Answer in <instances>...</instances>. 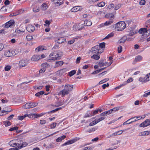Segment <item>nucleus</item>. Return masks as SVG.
Returning a JSON list of instances; mask_svg holds the SVG:
<instances>
[{
	"instance_id": "9",
	"label": "nucleus",
	"mask_w": 150,
	"mask_h": 150,
	"mask_svg": "<svg viewBox=\"0 0 150 150\" xmlns=\"http://www.w3.org/2000/svg\"><path fill=\"white\" fill-rule=\"evenodd\" d=\"M99 50V47L96 45L92 48L91 52L92 53L97 54L100 53Z\"/></svg>"
},
{
	"instance_id": "62",
	"label": "nucleus",
	"mask_w": 150,
	"mask_h": 150,
	"mask_svg": "<svg viewBox=\"0 0 150 150\" xmlns=\"http://www.w3.org/2000/svg\"><path fill=\"white\" fill-rule=\"evenodd\" d=\"M146 79L147 81H149L150 80V73L149 74H147L146 76Z\"/></svg>"
},
{
	"instance_id": "61",
	"label": "nucleus",
	"mask_w": 150,
	"mask_h": 150,
	"mask_svg": "<svg viewBox=\"0 0 150 150\" xmlns=\"http://www.w3.org/2000/svg\"><path fill=\"white\" fill-rule=\"evenodd\" d=\"M106 115L112 113L110 110L105 112Z\"/></svg>"
},
{
	"instance_id": "16",
	"label": "nucleus",
	"mask_w": 150,
	"mask_h": 150,
	"mask_svg": "<svg viewBox=\"0 0 150 150\" xmlns=\"http://www.w3.org/2000/svg\"><path fill=\"white\" fill-rule=\"evenodd\" d=\"M149 134V131H145L139 132V133L138 135L140 136L148 135Z\"/></svg>"
},
{
	"instance_id": "29",
	"label": "nucleus",
	"mask_w": 150,
	"mask_h": 150,
	"mask_svg": "<svg viewBox=\"0 0 150 150\" xmlns=\"http://www.w3.org/2000/svg\"><path fill=\"white\" fill-rule=\"evenodd\" d=\"M122 133V131L121 130H120L118 131H117L114 133H113L112 134V135L116 136L118 135L121 134Z\"/></svg>"
},
{
	"instance_id": "10",
	"label": "nucleus",
	"mask_w": 150,
	"mask_h": 150,
	"mask_svg": "<svg viewBox=\"0 0 150 150\" xmlns=\"http://www.w3.org/2000/svg\"><path fill=\"white\" fill-rule=\"evenodd\" d=\"M15 52L13 51L8 50L5 52L4 53V55L7 57H10L15 55Z\"/></svg>"
},
{
	"instance_id": "3",
	"label": "nucleus",
	"mask_w": 150,
	"mask_h": 150,
	"mask_svg": "<svg viewBox=\"0 0 150 150\" xmlns=\"http://www.w3.org/2000/svg\"><path fill=\"white\" fill-rule=\"evenodd\" d=\"M73 88V86L66 84L64 87V89L61 91L60 94H68L69 91L72 90Z\"/></svg>"
},
{
	"instance_id": "41",
	"label": "nucleus",
	"mask_w": 150,
	"mask_h": 150,
	"mask_svg": "<svg viewBox=\"0 0 150 150\" xmlns=\"http://www.w3.org/2000/svg\"><path fill=\"white\" fill-rule=\"evenodd\" d=\"M76 71L75 70H73L70 72L69 73V76H71L76 73Z\"/></svg>"
},
{
	"instance_id": "36",
	"label": "nucleus",
	"mask_w": 150,
	"mask_h": 150,
	"mask_svg": "<svg viewBox=\"0 0 150 150\" xmlns=\"http://www.w3.org/2000/svg\"><path fill=\"white\" fill-rule=\"evenodd\" d=\"M105 43L104 42H102L99 44V45H97V46H99V49L100 48H104L105 47Z\"/></svg>"
},
{
	"instance_id": "28",
	"label": "nucleus",
	"mask_w": 150,
	"mask_h": 150,
	"mask_svg": "<svg viewBox=\"0 0 150 150\" xmlns=\"http://www.w3.org/2000/svg\"><path fill=\"white\" fill-rule=\"evenodd\" d=\"M56 147V146L54 145V143H51L48 145V146L47 147V148H53Z\"/></svg>"
},
{
	"instance_id": "53",
	"label": "nucleus",
	"mask_w": 150,
	"mask_h": 150,
	"mask_svg": "<svg viewBox=\"0 0 150 150\" xmlns=\"http://www.w3.org/2000/svg\"><path fill=\"white\" fill-rule=\"evenodd\" d=\"M11 66L9 65H7L5 68L4 69L6 71H8L10 70Z\"/></svg>"
},
{
	"instance_id": "42",
	"label": "nucleus",
	"mask_w": 150,
	"mask_h": 150,
	"mask_svg": "<svg viewBox=\"0 0 150 150\" xmlns=\"http://www.w3.org/2000/svg\"><path fill=\"white\" fill-rule=\"evenodd\" d=\"M97 127H93V128L90 129L88 131V132H93L94 131H95L97 129Z\"/></svg>"
},
{
	"instance_id": "55",
	"label": "nucleus",
	"mask_w": 150,
	"mask_h": 150,
	"mask_svg": "<svg viewBox=\"0 0 150 150\" xmlns=\"http://www.w3.org/2000/svg\"><path fill=\"white\" fill-rule=\"evenodd\" d=\"M132 119V118L130 119H129L128 120H127V121H126V122H124L123 124V125H127V124H131V123H132V122H133L134 121H132V122H131L129 123H127V122L128 121H129L130 120H131V119Z\"/></svg>"
},
{
	"instance_id": "59",
	"label": "nucleus",
	"mask_w": 150,
	"mask_h": 150,
	"mask_svg": "<svg viewBox=\"0 0 150 150\" xmlns=\"http://www.w3.org/2000/svg\"><path fill=\"white\" fill-rule=\"evenodd\" d=\"M121 6V5L120 4H118L116 5L115 8V10H117L119 9Z\"/></svg>"
},
{
	"instance_id": "27",
	"label": "nucleus",
	"mask_w": 150,
	"mask_h": 150,
	"mask_svg": "<svg viewBox=\"0 0 150 150\" xmlns=\"http://www.w3.org/2000/svg\"><path fill=\"white\" fill-rule=\"evenodd\" d=\"M120 108V107H117L115 108H113L110 109L112 113H114L115 112L118 110Z\"/></svg>"
},
{
	"instance_id": "64",
	"label": "nucleus",
	"mask_w": 150,
	"mask_h": 150,
	"mask_svg": "<svg viewBox=\"0 0 150 150\" xmlns=\"http://www.w3.org/2000/svg\"><path fill=\"white\" fill-rule=\"evenodd\" d=\"M91 147H86L82 149V150H90Z\"/></svg>"
},
{
	"instance_id": "5",
	"label": "nucleus",
	"mask_w": 150,
	"mask_h": 150,
	"mask_svg": "<svg viewBox=\"0 0 150 150\" xmlns=\"http://www.w3.org/2000/svg\"><path fill=\"white\" fill-rule=\"evenodd\" d=\"M84 27V24H75L74 25L73 27V29L75 31H77L80 30Z\"/></svg>"
},
{
	"instance_id": "17",
	"label": "nucleus",
	"mask_w": 150,
	"mask_h": 150,
	"mask_svg": "<svg viewBox=\"0 0 150 150\" xmlns=\"http://www.w3.org/2000/svg\"><path fill=\"white\" fill-rule=\"evenodd\" d=\"M63 62L62 61H56L54 66V68H57L59 66H62L63 64Z\"/></svg>"
},
{
	"instance_id": "22",
	"label": "nucleus",
	"mask_w": 150,
	"mask_h": 150,
	"mask_svg": "<svg viewBox=\"0 0 150 150\" xmlns=\"http://www.w3.org/2000/svg\"><path fill=\"white\" fill-rule=\"evenodd\" d=\"M66 137V136H62L56 139V141L57 142H61L62 140L64 139Z\"/></svg>"
},
{
	"instance_id": "44",
	"label": "nucleus",
	"mask_w": 150,
	"mask_h": 150,
	"mask_svg": "<svg viewBox=\"0 0 150 150\" xmlns=\"http://www.w3.org/2000/svg\"><path fill=\"white\" fill-rule=\"evenodd\" d=\"M105 2L102 1V2H101L100 3H99L98 4H97V5L99 7H102L103 6H104V5H105Z\"/></svg>"
},
{
	"instance_id": "43",
	"label": "nucleus",
	"mask_w": 150,
	"mask_h": 150,
	"mask_svg": "<svg viewBox=\"0 0 150 150\" xmlns=\"http://www.w3.org/2000/svg\"><path fill=\"white\" fill-rule=\"evenodd\" d=\"M105 117H100L98 119H96V120L97 121V122L98 123L100 121L103 120L105 118Z\"/></svg>"
},
{
	"instance_id": "33",
	"label": "nucleus",
	"mask_w": 150,
	"mask_h": 150,
	"mask_svg": "<svg viewBox=\"0 0 150 150\" xmlns=\"http://www.w3.org/2000/svg\"><path fill=\"white\" fill-rule=\"evenodd\" d=\"M91 58L95 60H97L100 58V57L98 55H96V54H94L91 57Z\"/></svg>"
},
{
	"instance_id": "51",
	"label": "nucleus",
	"mask_w": 150,
	"mask_h": 150,
	"mask_svg": "<svg viewBox=\"0 0 150 150\" xmlns=\"http://www.w3.org/2000/svg\"><path fill=\"white\" fill-rule=\"evenodd\" d=\"M108 80H109L108 79H107V78L101 81H100L99 82V84H101L107 81H108Z\"/></svg>"
},
{
	"instance_id": "31",
	"label": "nucleus",
	"mask_w": 150,
	"mask_h": 150,
	"mask_svg": "<svg viewBox=\"0 0 150 150\" xmlns=\"http://www.w3.org/2000/svg\"><path fill=\"white\" fill-rule=\"evenodd\" d=\"M47 8V6L45 3L43 4L42 5V7L41 9L43 10H45Z\"/></svg>"
},
{
	"instance_id": "30",
	"label": "nucleus",
	"mask_w": 150,
	"mask_h": 150,
	"mask_svg": "<svg viewBox=\"0 0 150 150\" xmlns=\"http://www.w3.org/2000/svg\"><path fill=\"white\" fill-rule=\"evenodd\" d=\"M30 108H33L36 106L38 105V103L35 102L30 103Z\"/></svg>"
},
{
	"instance_id": "2",
	"label": "nucleus",
	"mask_w": 150,
	"mask_h": 150,
	"mask_svg": "<svg viewBox=\"0 0 150 150\" xmlns=\"http://www.w3.org/2000/svg\"><path fill=\"white\" fill-rule=\"evenodd\" d=\"M59 94H53L52 97L54 98V100L55 101V103L54 104H51L49 105L50 107L52 108V107H58L62 105L63 104V101L62 100L60 101L58 99L57 96H56L55 95H59Z\"/></svg>"
},
{
	"instance_id": "35",
	"label": "nucleus",
	"mask_w": 150,
	"mask_h": 150,
	"mask_svg": "<svg viewBox=\"0 0 150 150\" xmlns=\"http://www.w3.org/2000/svg\"><path fill=\"white\" fill-rule=\"evenodd\" d=\"M3 123L6 127L8 126L11 125V123L8 121H4L3 122Z\"/></svg>"
},
{
	"instance_id": "58",
	"label": "nucleus",
	"mask_w": 150,
	"mask_h": 150,
	"mask_svg": "<svg viewBox=\"0 0 150 150\" xmlns=\"http://www.w3.org/2000/svg\"><path fill=\"white\" fill-rule=\"evenodd\" d=\"M145 1L144 0H141L139 2L140 5H143L145 4Z\"/></svg>"
},
{
	"instance_id": "1",
	"label": "nucleus",
	"mask_w": 150,
	"mask_h": 150,
	"mask_svg": "<svg viewBox=\"0 0 150 150\" xmlns=\"http://www.w3.org/2000/svg\"><path fill=\"white\" fill-rule=\"evenodd\" d=\"M62 53L60 51H54L51 53L50 55L49 58L51 60H58L61 58Z\"/></svg>"
},
{
	"instance_id": "18",
	"label": "nucleus",
	"mask_w": 150,
	"mask_h": 150,
	"mask_svg": "<svg viewBox=\"0 0 150 150\" xmlns=\"http://www.w3.org/2000/svg\"><path fill=\"white\" fill-rule=\"evenodd\" d=\"M66 70L65 69H63L57 72V74L58 75H62L66 71Z\"/></svg>"
},
{
	"instance_id": "15",
	"label": "nucleus",
	"mask_w": 150,
	"mask_h": 150,
	"mask_svg": "<svg viewBox=\"0 0 150 150\" xmlns=\"http://www.w3.org/2000/svg\"><path fill=\"white\" fill-rule=\"evenodd\" d=\"M41 59L40 55H33L31 58V60L32 61H36L39 60Z\"/></svg>"
},
{
	"instance_id": "52",
	"label": "nucleus",
	"mask_w": 150,
	"mask_h": 150,
	"mask_svg": "<svg viewBox=\"0 0 150 150\" xmlns=\"http://www.w3.org/2000/svg\"><path fill=\"white\" fill-rule=\"evenodd\" d=\"M61 108H62L61 107L57 108L56 109H55L54 110H52L50 112L51 113H54V112H55L58 111V110L61 109Z\"/></svg>"
},
{
	"instance_id": "39",
	"label": "nucleus",
	"mask_w": 150,
	"mask_h": 150,
	"mask_svg": "<svg viewBox=\"0 0 150 150\" xmlns=\"http://www.w3.org/2000/svg\"><path fill=\"white\" fill-rule=\"evenodd\" d=\"M42 67H43V69H45L46 70V69L48 68L49 66V64L47 63H43L42 64Z\"/></svg>"
},
{
	"instance_id": "26",
	"label": "nucleus",
	"mask_w": 150,
	"mask_h": 150,
	"mask_svg": "<svg viewBox=\"0 0 150 150\" xmlns=\"http://www.w3.org/2000/svg\"><path fill=\"white\" fill-rule=\"evenodd\" d=\"M91 116H92V115H91V112L88 111L85 114L83 117L84 118H86L88 117H90Z\"/></svg>"
},
{
	"instance_id": "54",
	"label": "nucleus",
	"mask_w": 150,
	"mask_h": 150,
	"mask_svg": "<svg viewBox=\"0 0 150 150\" xmlns=\"http://www.w3.org/2000/svg\"><path fill=\"white\" fill-rule=\"evenodd\" d=\"M40 11L39 9V8H37V7H35L33 9V11L34 12H37L39 11Z\"/></svg>"
},
{
	"instance_id": "34",
	"label": "nucleus",
	"mask_w": 150,
	"mask_h": 150,
	"mask_svg": "<svg viewBox=\"0 0 150 150\" xmlns=\"http://www.w3.org/2000/svg\"><path fill=\"white\" fill-rule=\"evenodd\" d=\"M142 59V57L141 56L139 55L136 57L135 59V61L136 62L140 61Z\"/></svg>"
},
{
	"instance_id": "60",
	"label": "nucleus",
	"mask_w": 150,
	"mask_h": 150,
	"mask_svg": "<svg viewBox=\"0 0 150 150\" xmlns=\"http://www.w3.org/2000/svg\"><path fill=\"white\" fill-rule=\"evenodd\" d=\"M114 7V5L113 4H111L108 7V8L110 9L113 8Z\"/></svg>"
},
{
	"instance_id": "49",
	"label": "nucleus",
	"mask_w": 150,
	"mask_h": 150,
	"mask_svg": "<svg viewBox=\"0 0 150 150\" xmlns=\"http://www.w3.org/2000/svg\"><path fill=\"white\" fill-rule=\"evenodd\" d=\"M8 100L6 99V96L5 97V98L1 100V101L3 103H7L8 102Z\"/></svg>"
},
{
	"instance_id": "21",
	"label": "nucleus",
	"mask_w": 150,
	"mask_h": 150,
	"mask_svg": "<svg viewBox=\"0 0 150 150\" xmlns=\"http://www.w3.org/2000/svg\"><path fill=\"white\" fill-rule=\"evenodd\" d=\"M66 39L64 37H60L58 39L57 42L59 44H61L63 43L65 40Z\"/></svg>"
},
{
	"instance_id": "56",
	"label": "nucleus",
	"mask_w": 150,
	"mask_h": 150,
	"mask_svg": "<svg viewBox=\"0 0 150 150\" xmlns=\"http://www.w3.org/2000/svg\"><path fill=\"white\" fill-rule=\"evenodd\" d=\"M7 113V112L4 110L2 111L1 113L0 112V116H3L6 114Z\"/></svg>"
},
{
	"instance_id": "11",
	"label": "nucleus",
	"mask_w": 150,
	"mask_h": 150,
	"mask_svg": "<svg viewBox=\"0 0 150 150\" xmlns=\"http://www.w3.org/2000/svg\"><path fill=\"white\" fill-rule=\"evenodd\" d=\"M14 21L13 20H11L10 21L6 23L5 24L4 27L8 28L14 25Z\"/></svg>"
},
{
	"instance_id": "24",
	"label": "nucleus",
	"mask_w": 150,
	"mask_h": 150,
	"mask_svg": "<svg viewBox=\"0 0 150 150\" xmlns=\"http://www.w3.org/2000/svg\"><path fill=\"white\" fill-rule=\"evenodd\" d=\"M23 108L25 109H28L30 108V103H28L23 106Z\"/></svg>"
},
{
	"instance_id": "25",
	"label": "nucleus",
	"mask_w": 150,
	"mask_h": 150,
	"mask_svg": "<svg viewBox=\"0 0 150 150\" xmlns=\"http://www.w3.org/2000/svg\"><path fill=\"white\" fill-rule=\"evenodd\" d=\"M28 145V143L26 142H23L22 144H21L20 146H18L19 149H21L23 147H25Z\"/></svg>"
},
{
	"instance_id": "8",
	"label": "nucleus",
	"mask_w": 150,
	"mask_h": 150,
	"mask_svg": "<svg viewBox=\"0 0 150 150\" xmlns=\"http://www.w3.org/2000/svg\"><path fill=\"white\" fill-rule=\"evenodd\" d=\"M149 125H150V120L147 119L140 124L139 126L140 127H144Z\"/></svg>"
},
{
	"instance_id": "46",
	"label": "nucleus",
	"mask_w": 150,
	"mask_h": 150,
	"mask_svg": "<svg viewBox=\"0 0 150 150\" xmlns=\"http://www.w3.org/2000/svg\"><path fill=\"white\" fill-rule=\"evenodd\" d=\"M57 123L55 122H53L50 125L51 128L53 129L56 126Z\"/></svg>"
},
{
	"instance_id": "45",
	"label": "nucleus",
	"mask_w": 150,
	"mask_h": 150,
	"mask_svg": "<svg viewBox=\"0 0 150 150\" xmlns=\"http://www.w3.org/2000/svg\"><path fill=\"white\" fill-rule=\"evenodd\" d=\"M17 143H16V146H20L21 144V140L20 139H16Z\"/></svg>"
},
{
	"instance_id": "19",
	"label": "nucleus",
	"mask_w": 150,
	"mask_h": 150,
	"mask_svg": "<svg viewBox=\"0 0 150 150\" xmlns=\"http://www.w3.org/2000/svg\"><path fill=\"white\" fill-rule=\"evenodd\" d=\"M84 25L86 26H91L92 25L91 22L88 20H86L85 21L84 23Z\"/></svg>"
},
{
	"instance_id": "40",
	"label": "nucleus",
	"mask_w": 150,
	"mask_h": 150,
	"mask_svg": "<svg viewBox=\"0 0 150 150\" xmlns=\"http://www.w3.org/2000/svg\"><path fill=\"white\" fill-rule=\"evenodd\" d=\"M99 112V110H94L92 112V111H91V114L92 115V116H94L95 115L97 114Z\"/></svg>"
},
{
	"instance_id": "38",
	"label": "nucleus",
	"mask_w": 150,
	"mask_h": 150,
	"mask_svg": "<svg viewBox=\"0 0 150 150\" xmlns=\"http://www.w3.org/2000/svg\"><path fill=\"white\" fill-rule=\"evenodd\" d=\"M98 123V122H97V121L96 119L95 120H94L93 121H92V122H91L90 124H89V126H93L95 125H96V124Z\"/></svg>"
},
{
	"instance_id": "7",
	"label": "nucleus",
	"mask_w": 150,
	"mask_h": 150,
	"mask_svg": "<svg viewBox=\"0 0 150 150\" xmlns=\"http://www.w3.org/2000/svg\"><path fill=\"white\" fill-rule=\"evenodd\" d=\"M28 63V61L27 59H22L20 61L19 65L21 67H25L27 66Z\"/></svg>"
},
{
	"instance_id": "57",
	"label": "nucleus",
	"mask_w": 150,
	"mask_h": 150,
	"mask_svg": "<svg viewBox=\"0 0 150 150\" xmlns=\"http://www.w3.org/2000/svg\"><path fill=\"white\" fill-rule=\"evenodd\" d=\"M122 47L121 46H119L118 47V52L119 53H120L122 51Z\"/></svg>"
},
{
	"instance_id": "13",
	"label": "nucleus",
	"mask_w": 150,
	"mask_h": 150,
	"mask_svg": "<svg viewBox=\"0 0 150 150\" xmlns=\"http://www.w3.org/2000/svg\"><path fill=\"white\" fill-rule=\"evenodd\" d=\"M26 28L27 30L29 32H32L35 30V27L31 25H28Z\"/></svg>"
},
{
	"instance_id": "32",
	"label": "nucleus",
	"mask_w": 150,
	"mask_h": 150,
	"mask_svg": "<svg viewBox=\"0 0 150 150\" xmlns=\"http://www.w3.org/2000/svg\"><path fill=\"white\" fill-rule=\"evenodd\" d=\"M112 22V20L111 19L109 21H106L104 23L105 26H108L110 25Z\"/></svg>"
},
{
	"instance_id": "37",
	"label": "nucleus",
	"mask_w": 150,
	"mask_h": 150,
	"mask_svg": "<svg viewBox=\"0 0 150 150\" xmlns=\"http://www.w3.org/2000/svg\"><path fill=\"white\" fill-rule=\"evenodd\" d=\"M80 9V8L79 7V6H75L71 10L72 11L74 12H76L77 11H79Z\"/></svg>"
},
{
	"instance_id": "48",
	"label": "nucleus",
	"mask_w": 150,
	"mask_h": 150,
	"mask_svg": "<svg viewBox=\"0 0 150 150\" xmlns=\"http://www.w3.org/2000/svg\"><path fill=\"white\" fill-rule=\"evenodd\" d=\"M26 38L27 40L30 41L33 39V37L30 35H27L26 37Z\"/></svg>"
},
{
	"instance_id": "47",
	"label": "nucleus",
	"mask_w": 150,
	"mask_h": 150,
	"mask_svg": "<svg viewBox=\"0 0 150 150\" xmlns=\"http://www.w3.org/2000/svg\"><path fill=\"white\" fill-rule=\"evenodd\" d=\"M114 35V33H111L109 34L108 35H107L105 38V39H108L110 38L112 36H113Z\"/></svg>"
},
{
	"instance_id": "4",
	"label": "nucleus",
	"mask_w": 150,
	"mask_h": 150,
	"mask_svg": "<svg viewBox=\"0 0 150 150\" xmlns=\"http://www.w3.org/2000/svg\"><path fill=\"white\" fill-rule=\"evenodd\" d=\"M126 26V24L124 22H120L116 24L115 28L117 30L121 31L125 28Z\"/></svg>"
},
{
	"instance_id": "14",
	"label": "nucleus",
	"mask_w": 150,
	"mask_h": 150,
	"mask_svg": "<svg viewBox=\"0 0 150 150\" xmlns=\"http://www.w3.org/2000/svg\"><path fill=\"white\" fill-rule=\"evenodd\" d=\"M16 143L17 142L16 139H14L10 141L9 143V145L12 147H15L16 146Z\"/></svg>"
},
{
	"instance_id": "12",
	"label": "nucleus",
	"mask_w": 150,
	"mask_h": 150,
	"mask_svg": "<svg viewBox=\"0 0 150 150\" xmlns=\"http://www.w3.org/2000/svg\"><path fill=\"white\" fill-rule=\"evenodd\" d=\"M46 47L43 46H38L35 50V51L36 52H38L40 51H42L44 50H46Z\"/></svg>"
},
{
	"instance_id": "20",
	"label": "nucleus",
	"mask_w": 150,
	"mask_h": 150,
	"mask_svg": "<svg viewBox=\"0 0 150 150\" xmlns=\"http://www.w3.org/2000/svg\"><path fill=\"white\" fill-rule=\"evenodd\" d=\"M126 37L125 36L123 37L118 40V43L119 44L124 43L126 40Z\"/></svg>"
},
{
	"instance_id": "23",
	"label": "nucleus",
	"mask_w": 150,
	"mask_h": 150,
	"mask_svg": "<svg viewBox=\"0 0 150 150\" xmlns=\"http://www.w3.org/2000/svg\"><path fill=\"white\" fill-rule=\"evenodd\" d=\"M147 30V28H141L139 30V32L140 33H146Z\"/></svg>"
},
{
	"instance_id": "6",
	"label": "nucleus",
	"mask_w": 150,
	"mask_h": 150,
	"mask_svg": "<svg viewBox=\"0 0 150 150\" xmlns=\"http://www.w3.org/2000/svg\"><path fill=\"white\" fill-rule=\"evenodd\" d=\"M79 138H75L72 140H69L66 142L64 143L62 145V146H64L67 145H69L75 143L77 140H79Z\"/></svg>"
},
{
	"instance_id": "50",
	"label": "nucleus",
	"mask_w": 150,
	"mask_h": 150,
	"mask_svg": "<svg viewBox=\"0 0 150 150\" xmlns=\"http://www.w3.org/2000/svg\"><path fill=\"white\" fill-rule=\"evenodd\" d=\"M18 129V127H13L10 128L9 129V131H12L15 130H16Z\"/></svg>"
},
{
	"instance_id": "63",
	"label": "nucleus",
	"mask_w": 150,
	"mask_h": 150,
	"mask_svg": "<svg viewBox=\"0 0 150 150\" xmlns=\"http://www.w3.org/2000/svg\"><path fill=\"white\" fill-rule=\"evenodd\" d=\"M19 149L18 146H17L15 147L9 149V150H18Z\"/></svg>"
}]
</instances>
